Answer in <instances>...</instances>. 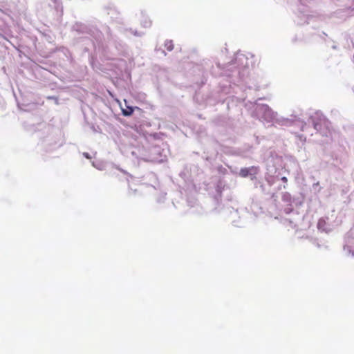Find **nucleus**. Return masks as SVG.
Returning a JSON list of instances; mask_svg holds the SVG:
<instances>
[{
	"label": "nucleus",
	"mask_w": 354,
	"mask_h": 354,
	"mask_svg": "<svg viewBox=\"0 0 354 354\" xmlns=\"http://www.w3.org/2000/svg\"><path fill=\"white\" fill-rule=\"evenodd\" d=\"M165 47L167 50H169V51L172 50L174 48V44H172V41H167L165 43Z\"/></svg>",
	"instance_id": "f257e3e1"
},
{
	"label": "nucleus",
	"mask_w": 354,
	"mask_h": 354,
	"mask_svg": "<svg viewBox=\"0 0 354 354\" xmlns=\"http://www.w3.org/2000/svg\"><path fill=\"white\" fill-rule=\"evenodd\" d=\"M132 113H133V109H130L129 112H127V111H124V110L123 111V114L124 115H130L132 114Z\"/></svg>",
	"instance_id": "f03ea898"
},
{
	"label": "nucleus",
	"mask_w": 354,
	"mask_h": 354,
	"mask_svg": "<svg viewBox=\"0 0 354 354\" xmlns=\"http://www.w3.org/2000/svg\"><path fill=\"white\" fill-rule=\"evenodd\" d=\"M281 180L284 182V183H286L287 182V178L286 177H283L281 178Z\"/></svg>",
	"instance_id": "7ed1b4c3"
},
{
	"label": "nucleus",
	"mask_w": 354,
	"mask_h": 354,
	"mask_svg": "<svg viewBox=\"0 0 354 354\" xmlns=\"http://www.w3.org/2000/svg\"><path fill=\"white\" fill-rule=\"evenodd\" d=\"M315 128L316 129H318V127H317V124H315Z\"/></svg>",
	"instance_id": "20e7f679"
}]
</instances>
